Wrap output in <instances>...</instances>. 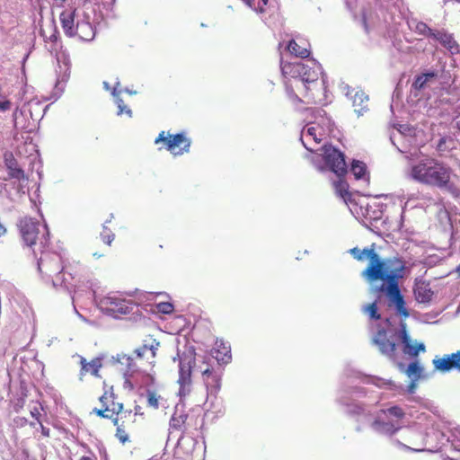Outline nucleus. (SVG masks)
I'll return each instance as SVG.
<instances>
[{
  "label": "nucleus",
  "instance_id": "nucleus-43",
  "mask_svg": "<svg viewBox=\"0 0 460 460\" xmlns=\"http://www.w3.org/2000/svg\"><path fill=\"white\" fill-rule=\"evenodd\" d=\"M408 433H409L408 434V436H409L408 441L410 443L414 444V445H420V446H422V447H424L426 445V443H425V436L422 433L418 434V436L420 438V444L416 443L414 441V439H413V437H414V435H416V432L412 429H410L408 430Z\"/></svg>",
  "mask_w": 460,
  "mask_h": 460
},
{
  "label": "nucleus",
  "instance_id": "nucleus-39",
  "mask_svg": "<svg viewBox=\"0 0 460 460\" xmlns=\"http://www.w3.org/2000/svg\"><path fill=\"white\" fill-rule=\"evenodd\" d=\"M42 411H43V407L38 402H34L33 405L30 406V413H31V417L34 418L38 422L40 421Z\"/></svg>",
  "mask_w": 460,
  "mask_h": 460
},
{
  "label": "nucleus",
  "instance_id": "nucleus-2",
  "mask_svg": "<svg viewBox=\"0 0 460 460\" xmlns=\"http://www.w3.org/2000/svg\"><path fill=\"white\" fill-rule=\"evenodd\" d=\"M350 253L358 261L369 260L368 266L361 273L362 277L369 283L382 280L381 286L376 290L385 293L389 305H394L398 314L407 318L409 312L399 288V280L404 277V261L397 257L381 260L373 248H353Z\"/></svg>",
  "mask_w": 460,
  "mask_h": 460
},
{
  "label": "nucleus",
  "instance_id": "nucleus-63",
  "mask_svg": "<svg viewBox=\"0 0 460 460\" xmlns=\"http://www.w3.org/2000/svg\"><path fill=\"white\" fill-rule=\"evenodd\" d=\"M352 92H353V90L351 92H348L347 95H351Z\"/></svg>",
  "mask_w": 460,
  "mask_h": 460
},
{
  "label": "nucleus",
  "instance_id": "nucleus-25",
  "mask_svg": "<svg viewBox=\"0 0 460 460\" xmlns=\"http://www.w3.org/2000/svg\"><path fill=\"white\" fill-rule=\"evenodd\" d=\"M81 364V372L80 375L84 376L86 373H91L93 376H98V372L102 367V359L100 358H95L92 359L90 362H87L86 359L83 357L80 358Z\"/></svg>",
  "mask_w": 460,
  "mask_h": 460
},
{
  "label": "nucleus",
  "instance_id": "nucleus-45",
  "mask_svg": "<svg viewBox=\"0 0 460 460\" xmlns=\"http://www.w3.org/2000/svg\"><path fill=\"white\" fill-rule=\"evenodd\" d=\"M147 351H148L147 345L145 344L142 347L137 349L135 350V353L138 358H147V356H149Z\"/></svg>",
  "mask_w": 460,
  "mask_h": 460
},
{
  "label": "nucleus",
  "instance_id": "nucleus-29",
  "mask_svg": "<svg viewBox=\"0 0 460 460\" xmlns=\"http://www.w3.org/2000/svg\"><path fill=\"white\" fill-rule=\"evenodd\" d=\"M215 346L217 360L223 363L229 362L231 359L230 346L225 343L223 341H217Z\"/></svg>",
  "mask_w": 460,
  "mask_h": 460
},
{
  "label": "nucleus",
  "instance_id": "nucleus-12",
  "mask_svg": "<svg viewBox=\"0 0 460 460\" xmlns=\"http://www.w3.org/2000/svg\"><path fill=\"white\" fill-rule=\"evenodd\" d=\"M367 391L363 387H342L340 391L338 402L345 407V411L351 416H365L370 412L368 406L358 403L356 400L366 396Z\"/></svg>",
  "mask_w": 460,
  "mask_h": 460
},
{
  "label": "nucleus",
  "instance_id": "nucleus-16",
  "mask_svg": "<svg viewBox=\"0 0 460 460\" xmlns=\"http://www.w3.org/2000/svg\"><path fill=\"white\" fill-rule=\"evenodd\" d=\"M373 342L378 347L379 351L389 359L394 361L395 342L392 338H388L385 330H379L373 337Z\"/></svg>",
  "mask_w": 460,
  "mask_h": 460
},
{
  "label": "nucleus",
  "instance_id": "nucleus-22",
  "mask_svg": "<svg viewBox=\"0 0 460 460\" xmlns=\"http://www.w3.org/2000/svg\"><path fill=\"white\" fill-rule=\"evenodd\" d=\"M438 76V71L436 70L422 73L415 77L412 87L415 90H422L435 83Z\"/></svg>",
  "mask_w": 460,
  "mask_h": 460
},
{
  "label": "nucleus",
  "instance_id": "nucleus-46",
  "mask_svg": "<svg viewBox=\"0 0 460 460\" xmlns=\"http://www.w3.org/2000/svg\"><path fill=\"white\" fill-rule=\"evenodd\" d=\"M394 444L397 445L398 447L405 449V450H408V451H414V452H422V451H424L423 447L422 448H412V447H409V446L400 442L399 440H395Z\"/></svg>",
  "mask_w": 460,
  "mask_h": 460
},
{
  "label": "nucleus",
  "instance_id": "nucleus-11",
  "mask_svg": "<svg viewBox=\"0 0 460 460\" xmlns=\"http://www.w3.org/2000/svg\"><path fill=\"white\" fill-rule=\"evenodd\" d=\"M116 360L119 365V370L123 372L125 386L133 389L137 385L149 386L154 385V376L150 374L139 371L132 357L126 354H118Z\"/></svg>",
  "mask_w": 460,
  "mask_h": 460
},
{
  "label": "nucleus",
  "instance_id": "nucleus-44",
  "mask_svg": "<svg viewBox=\"0 0 460 460\" xmlns=\"http://www.w3.org/2000/svg\"><path fill=\"white\" fill-rule=\"evenodd\" d=\"M159 342L154 341L153 343L151 345H147V349H148V355L147 356V359H154L155 358V355H156V350L158 349V347H159Z\"/></svg>",
  "mask_w": 460,
  "mask_h": 460
},
{
  "label": "nucleus",
  "instance_id": "nucleus-38",
  "mask_svg": "<svg viewBox=\"0 0 460 460\" xmlns=\"http://www.w3.org/2000/svg\"><path fill=\"white\" fill-rule=\"evenodd\" d=\"M118 421H119V419L115 418L114 424L117 426V430H116L115 436L120 443L125 444L126 442H128L129 440V438H128V435L126 432V430L124 429H122L121 426H119L118 424Z\"/></svg>",
  "mask_w": 460,
  "mask_h": 460
},
{
  "label": "nucleus",
  "instance_id": "nucleus-41",
  "mask_svg": "<svg viewBox=\"0 0 460 460\" xmlns=\"http://www.w3.org/2000/svg\"><path fill=\"white\" fill-rule=\"evenodd\" d=\"M147 404L150 407L157 409L159 407V396L153 391L147 390L146 392Z\"/></svg>",
  "mask_w": 460,
  "mask_h": 460
},
{
  "label": "nucleus",
  "instance_id": "nucleus-49",
  "mask_svg": "<svg viewBox=\"0 0 460 460\" xmlns=\"http://www.w3.org/2000/svg\"><path fill=\"white\" fill-rule=\"evenodd\" d=\"M417 381L418 379H411V383L406 389L407 393L413 394L415 392L417 387Z\"/></svg>",
  "mask_w": 460,
  "mask_h": 460
},
{
  "label": "nucleus",
  "instance_id": "nucleus-17",
  "mask_svg": "<svg viewBox=\"0 0 460 460\" xmlns=\"http://www.w3.org/2000/svg\"><path fill=\"white\" fill-rule=\"evenodd\" d=\"M4 164L8 170L9 178L17 180L19 181L20 189L24 192L23 189L26 187L28 178L26 177L24 171L18 165V163L12 153H6L4 155Z\"/></svg>",
  "mask_w": 460,
  "mask_h": 460
},
{
  "label": "nucleus",
  "instance_id": "nucleus-33",
  "mask_svg": "<svg viewBox=\"0 0 460 460\" xmlns=\"http://www.w3.org/2000/svg\"><path fill=\"white\" fill-rule=\"evenodd\" d=\"M67 71H68V66H67V64L65 63L64 74L62 75L61 77H58L57 79V82H56V84H55V87L53 90V97L55 100L58 99L65 90L66 83L69 77V73H67Z\"/></svg>",
  "mask_w": 460,
  "mask_h": 460
},
{
  "label": "nucleus",
  "instance_id": "nucleus-10",
  "mask_svg": "<svg viewBox=\"0 0 460 460\" xmlns=\"http://www.w3.org/2000/svg\"><path fill=\"white\" fill-rule=\"evenodd\" d=\"M404 415L405 412L399 406L380 410L374 415L370 428L379 435L392 437L401 429V420Z\"/></svg>",
  "mask_w": 460,
  "mask_h": 460
},
{
  "label": "nucleus",
  "instance_id": "nucleus-23",
  "mask_svg": "<svg viewBox=\"0 0 460 460\" xmlns=\"http://www.w3.org/2000/svg\"><path fill=\"white\" fill-rule=\"evenodd\" d=\"M409 29L414 33L431 39L434 30L430 29L425 22L419 21L416 18H409L407 20Z\"/></svg>",
  "mask_w": 460,
  "mask_h": 460
},
{
  "label": "nucleus",
  "instance_id": "nucleus-19",
  "mask_svg": "<svg viewBox=\"0 0 460 460\" xmlns=\"http://www.w3.org/2000/svg\"><path fill=\"white\" fill-rule=\"evenodd\" d=\"M432 363L434 367L441 372L460 371V350L456 353L445 355L442 358L437 357Z\"/></svg>",
  "mask_w": 460,
  "mask_h": 460
},
{
  "label": "nucleus",
  "instance_id": "nucleus-47",
  "mask_svg": "<svg viewBox=\"0 0 460 460\" xmlns=\"http://www.w3.org/2000/svg\"><path fill=\"white\" fill-rule=\"evenodd\" d=\"M39 423V429H37V430H40V433L43 437H46V438H49L50 436V429L47 427H45L41 420Z\"/></svg>",
  "mask_w": 460,
  "mask_h": 460
},
{
  "label": "nucleus",
  "instance_id": "nucleus-42",
  "mask_svg": "<svg viewBox=\"0 0 460 460\" xmlns=\"http://www.w3.org/2000/svg\"><path fill=\"white\" fill-rule=\"evenodd\" d=\"M158 312L168 314L173 311V305L168 302H162L156 305Z\"/></svg>",
  "mask_w": 460,
  "mask_h": 460
},
{
  "label": "nucleus",
  "instance_id": "nucleus-58",
  "mask_svg": "<svg viewBox=\"0 0 460 460\" xmlns=\"http://www.w3.org/2000/svg\"><path fill=\"white\" fill-rule=\"evenodd\" d=\"M362 22H363V24H364L365 31H368V29H367V22H366L365 18H363Z\"/></svg>",
  "mask_w": 460,
  "mask_h": 460
},
{
  "label": "nucleus",
  "instance_id": "nucleus-52",
  "mask_svg": "<svg viewBox=\"0 0 460 460\" xmlns=\"http://www.w3.org/2000/svg\"><path fill=\"white\" fill-rule=\"evenodd\" d=\"M22 113H23L22 110H18V109H16L15 111L13 112V121H14L15 126L18 124L19 114L22 115Z\"/></svg>",
  "mask_w": 460,
  "mask_h": 460
},
{
  "label": "nucleus",
  "instance_id": "nucleus-51",
  "mask_svg": "<svg viewBox=\"0 0 460 460\" xmlns=\"http://www.w3.org/2000/svg\"><path fill=\"white\" fill-rule=\"evenodd\" d=\"M25 401L23 398H20L17 400L16 403L14 404V411L18 412L20 409H22L24 406Z\"/></svg>",
  "mask_w": 460,
  "mask_h": 460
},
{
  "label": "nucleus",
  "instance_id": "nucleus-48",
  "mask_svg": "<svg viewBox=\"0 0 460 460\" xmlns=\"http://www.w3.org/2000/svg\"><path fill=\"white\" fill-rule=\"evenodd\" d=\"M11 102L8 100H0V111L10 110Z\"/></svg>",
  "mask_w": 460,
  "mask_h": 460
},
{
  "label": "nucleus",
  "instance_id": "nucleus-1",
  "mask_svg": "<svg viewBox=\"0 0 460 460\" xmlns=\"http://www.w3.org/2000/svg\"><path fill=\"white\" fill-rule=\"evenodd\" d=\"M314 120L309 121L301 130L300 140L306 150L312 153L313 165L320 172L330 171L338 177L347 172V164L342 152L332 145H318L333 130V122L320 108L308 109Z\"/></svg>",
  "mask_w": 460,
  "mask_h": 460
},
{
  "label": "nucleus",
  "instance_id": "nucleus-13",
  "mask_svg": "<svg viewBox=\"0 0 460 460\" xmlns=\"http://www.w3.org/2000/svg\"><path fill=\"white\" fill-rule=\"evenodd\" d=\"M160 142L164 143L166 149L174 155L188 153L190 147V140L184 133L171 135L165 131H162L155 140V144Z\"/></svg>",
  "mask_w": 460,
  "mask_h": 460
},
{
  "label": "nucleus",
  "instance_id": "nucleus-6",
  "mask_svg": "<svg viewBox=\"0 0 460 460\" xmlns=\"http://www.w3.org/2000/svg\"><path fill=\"white\" fill-rule=\"evenodd\" d=\"M450 167L445 163L429 155H421L416 158H409V166L405 171L407 179L418 183L440 187L448 181Z\"/></svg>",
  "mask_w": 460,
  "mask_h": 460
},
{
  "label": "nucleus",
  "instance_id": "nucleus-28",
  "mask_svg": "<svg viewBox=\"0 0 460 460\" xmlns=\"http://www.w3.org/2000/svg\"><path fill=\"white\" fill-rule=\"evenodd\" d=\"M120 83L119 79H117L115 85L112 89L111 94L114 97L115 102L118 107V115H122L123 113L127 114L128 117L132 116V111L124 104L123 100L119 97V94L121 93L122 90H119Z\"/></svg>",
  "mask_w": 460,
  "mask_h": 460
},
{
  "label": "nucleus",
  "instance_id": "nucleus-14",
  "mask_svg": "<svg viewBox=\"0 0 460 460\" xmlns=\"http://www.w3.org/2000/svg\"><path fill=\"white\" fill-rule=\"evenodd\" d=\"M100 402L102 405V409L94 408L93 412L98 416L107 419H113L115 415H126L127 412H123V405L120 402L114 401V394L112 391H105L104 394L100 397Z\"/></svg>",
  "mask_w": 460,
  "mask_h": 460
},
{
  "label": "nucleus",
  "instance_id": "nucleus-8",
  "mask_svg": "<svg viewBox=\"0 0 460 460\" xmlns=\"http://www.w3.org/2000/svg\"><path fill=\"white\" fill-rule=\"evenodd\" d=\"M38 270L54 287H64L68 289V282L65 278L63 255L60 251H52L49 246L38 252Z\"/></svg>",
  "mask_w": 460,
  "mask_h": 460
},
{
  "label": "nucleus",
  "instance_id": "nucleus-62",
  "mask_svg": "<svg viewBox=\"0 0 460 460\" xmlns=\"http://www.w3.org/2000/svg\"><path fill=\"white\" fill-rule=\"evenodd\" d=\"M30 425H31V427H35V423H34V422H31V423H30Z\"/></svg>",
  "mask_w": 460,
  "mask_h": 460
},
{
  "label": "nucleus",
  "instance_id": "nucleus-5",
  "mask_svg": "<svg viewBox=\"0 0 460 460\" xmlns=\"http://www.w3.org/2000/svg\"><path fill=\"white\" fill-rule=\"evenodd\" d=\"M62 29L68 37H78L81 40L91 41L95 38L97 25L102 21L97 7L90 3L76 9H66L59 16Z\"/></svg>",
  "mask_w": 460,
  "mask_h": 460
},
{
  "label": "nucleus",
  "instance_id": "nucleus-9",
  "mask_svg": "<svg viewBox=\"0 0 460 460\" xmlns=\"http://www.w3.org/2000/svg\"><path fill=\"white\" fill-rule=\"evenodd\" d=\"M18 226L24 243L32 249L36 258L39 252L49 246V230L46 224L31 217H23Z\"/></svg>",
  "mask_w": 460,
  "mask_h": 460
},
{
  "label": "nucleus",
  "instance_id": "nucleus-55",
  "mask_svg": "<svg viewBox=\"0 0 460 460\" xmlns=\"http://www.w3.org/2000/svg\"><path fill=\"white\" fill-rule=\"evenodd\" d=\"M80 460H97V458H96V456L93 453H90L87 456H83L80 458Z\"/></svg>",
  "mask_w": 460,
  "mask_h": 460
},
{
  "label": "nucleus",
  "instance_id": "nucleus-3",
  "mask_svg": "<svg viewBox=\"0 0 460 460\" xmlns=\"http://www.w3.org/2000/svg\"><path fill=\"white\" fill-rule=\"evenodd\" d=\"M281 72L286 78V92L291 101L322 102L325 99L326 82L321 65L314 59L284 62Z\"/></svg>",
  "mask_w": 460,
  "mask_h": 460
},
{
  "label": "nucleus",
  "instance_id": "nucleus-24",
  "mask_svg": "<svg viewBox=\"0 0 460 460\" xmlns=\"http://www.w3.org/2000/svg\"><path fill=\"white\" fill-rule=\"evenodd\" d=\"M414 296L418 302L428 303L432 298L433 291L428 283L416 282L414 287Z\"/></svg>",
  "mask_w": 460,
  "mask_h": 460
},
{
  "label": "nucleus",
  "instance_id": "nucleus-60",
  "mask_svg": "<svg viewBox=\"0 0 460 460\" xmlns=\"http://www.w3.org/2000/svg\"><path fill=\"white\" fill-rule=\"evenodd\" d=\"M456 127L460 131V121H456Z\"/></svg>",
  "mask_w": 460,
  "mask_h": 460
},
{
  "label": "nucleus",
  "instance_id": "nucleus-53",
  "mask_svg": "<svg viewBox=\"0 0 460 460\" xmlns=\"http://www.w3.org/2000/svg\"><path fill=\"white\" fill-rule=\"evenodd\" d=\"M49 29L53 31V32L49 35V40L50 41H56L57 39H58V36H57V31L55 30V28H53L51 25H49Z\"/></svg>",
  "mask_w": 460,
  "mask_h": 460
},
{
  "label": "nucleus",
  "instance_id": "nucleus-26",
  "mask_svg": "<svg viewBox=\"0 0 460 460\" xmlns=\"http://www.w3.org/2000/svg\"><path fill=\"white\" fill-rule=\"evenodd\" d=\"M398 367L401 371H403L410 379H420L424 371L423 367L420 365L419 360H414L409 364L406 369L402 363H398Z\"/></svg>",
  "mask_w": 460,
  "mask_h": 460
},
{
  "label": "nucleus",
  "instance_id": "nucleus-54",
  "mask_svg": "<svg viewBox=\"0 0 460 460\" xmlns=\"http://www.w3.org/2000/svg\"><path fill=\"white\" fill-rule=\"evenodd\" d=\"M81 293H82V290H80L79 288H77L76 290H75V293L72 296V300L74 303L77 302L79 297L81 296Z\"/></svg>",
  "mask_w": 460,
  "mask_h": 460
},
{
  "label": "nucleus",
  "instance_id": "nucleus-4",
  "mask_svg": "<svg viewBox=\"0 0 460 460\" xmlns=\"http://www.w3.org/2000/svg\"><path fill=\"white\" fill-rule=\"evenodd\" d=\"M179 360V392L181 400L189 395L192 389L191 376L201 374L203 382L207 387L208 396H216L220 389V377L211 370L209 365L201 358L197 357L192 349H188L183 353H177Z\"/></svg>",
  "mask_w": 460,
  "mask_h": 460
},
{
  "label": "nucleus",
  "instance_id": "nucleus-61",
  "mask_svg": "<svg viewBox=\"0 0 460 460\" xmlns=\"http://www.w3.org/2000/svg\"><path fill=\"white\" fill-rule=\"evenodd\" d=\"M112 217H113V215H111V218L108 221H106L105 223L111 222Z\"/></svg>",
  "mask_w": 460,
  "mask_h": 460
},
{
  "label": "nucleus",
  "instance_id": "nucleus-56",
  "mask_svg": "<svg viewBox=\"0 0 460 460\" xmlns=\"http://www.w3.org/2000/svg\"><path fill=\"white\" fill-rule=\"evenodd\" d=\"M103 88L106 90V91H111L112 92V89L110 85V84L106 81L103 82Z\"/></svg>",
  "mask_w": 460,
  "mask_h": 460
},
{
  "label": "nucleus",
  "instance_id": "nucleus-18",
  "mask_svg": "<svg viewBox=\"0 0 460 460\" xmlns=\"http://www.w3.org/2000/svg\"><path fill=\"white\" fill-rule=\"evenodd\" d=\"M399 335L403 345L402 351L404 354L415 358L420 352H425L426 348L424 343L412 341L406 331L404 323L401 325Z\"/></svg>",
  "mask_w": 460,
  "mask_h": 460
},
{
  "label": "nucleus",
  "instance_id": "nucleus-27",
  "mask_svg": "<svg viewBox=\"0 0 460 460\" xmlns=\"http://www.w3.org/2000/svg\"><path fill=\"white\" fill-rule=\"evenodd\" d=\"M351 98L355 112H357L358 116L362 115L363 112L367 110L368 96L361 91H357Z\"/></svg>",
  "mask_w": 460,
  "mask_h": 460
},
{
  "label": "nucleus",
  "instance_id": "nucleus-36",
  "mask_svg": "<svg viewBox=\"0 0 460 460\" xmlns=\"http://www.w3.org/2000/svg\"><path fill=\"white\" fill-rule=\"evenodd\" d=\"M451 175H452V169L450 168V172L448 173L447 182L445 185L438 187V188L440 190H447L454 197H458L460 195V190L456 186H455L454 183L451 182Z\"/></svg>",
  "mask_w": 460,
  "mask_h": 460
},
{
  "label": "nucleus",
  "instance_id": "nucleus-7",
  "mask_svg": "<svg viewBox=\"0 0 460 460\" xmlns=\"http://www.w3.org/2000/svg\"><path fill=\"white\" fill-rule=\"evenodd\" d=\"M91 288L87 292L89 298L94 301L96 306L105 314L118 318L120 315L129 314L135 304L128 299L125 294L118 291H111L104 295H98L93 289V284L90 283Z\"/></svg>",
  "mask_w": 460,
  "mask_h": 460
},
{
  "label": "nucleus",
  "instance_id": "nucleus-15",
  "mask_svg": "<svg viewBox=\"0 0 460 460\" xmlns=\"http://www.w3.org/2000/svg\"><path fill=\"white\" fill-rule=\"evenodd\" d=\"M247 6L259 14L264 22L275 15L277 5L275 0H242Z\"/></svg>",
  "mask_w": 460,
  "mask_h": 460
},
{
  "label": "nucleus",
  "instance_id": "nucleus-30",
  "mask_svg": "<svg viewBox=\"0 0 460 460\" xmlns=\"http://www.w3.org/2000/svg\"><path fill=\"white\" fill-rule=\"evenodd\" d=\"M350 172L356 180H363L366 182L369 181V176L367 172V165L358 160H354L351 164Z\"/></svg>",
  "mask_w": 460,
  "mask_h": 460
},
{
  "label": "nucleus",
  "instance_id": "nucleus-21",
  "mask_svg": "<svg viewBox=\"0 0 460 460\" xmlns=\"http://www.w3.org/2000/svg\"><path fill=\"white\" fill-rule=\"evenodd\" d=\"M309 44L301 39L291 40L287 46V49L296 58H307L310 54L308 49Z\"/></svg>",
  "mask_w": 460,
  "mask_h": 460
},
{
  "label": "nucleus",
  "instance_id": "nucleus-35",
  "mask_svg": "<svg viewBox=\"0 0 460 460\" xmlns=\"http://www.w3.org/2000/svg\"><path fill=\"white\" fill-rule=\"evenodd\" d=\"M186 419L187 415L183 412H178V409L176 408V411L173 413L170 420V426L172 429H179L181 428Z\"/></svg>",
  "mask_w": 460,
  "mask_h": 460
},
{
  "label": "nucleus",
  "instance_id": "nucleus-37",
  "mask_svg": "<svg viewBox=\"0 0 460 460\" xmlns=\"http://www.w3.org/2000/svg\"><path fill=\"white\" fill-rule=\"evenodd\" d=\"M363 311L368 314L369 318L372 320L380 319L381 315L377 312V304L376 302H373L372 304L367 305L363 306Z\"/></svg>",
  "mask_w": 460,
  "mask_h": 460
},
{
  "label": "nucleus",
  "instance_id": "nucleus-34",
  "mask_svg": "<svg viewBox=\"0 0 460 460\" xmlns=\"http://www.w3.org/2000/svg\"><path fill=\"white\" fill-rule=\"evenodd\" d=\"M349 185L346 181L339 180L334 182V189L336 193L343 199L345 202L350 200L351 194L348 190Z\"/></svg>",
  "mask_w": 460,
  "mask_h": 460
},
{
  "label": "nucleus",
  "instance_id": "nucleus-59",
  "mask_svg": "<svg viewBox=\"0 0 460 460\" xmlns=\"http://www.w3.org/2000/svg\"><path fill=\"white\" fill-rule=\"evenodd\" d=\"M124 91H125L126 93H129V94H135V93H136V92H133V91L128 90V89H125Z\"/></svg>",
  "mask_w": 460,
  "mask_h": 460
},
{
  "label": "nucleus",
  "instance_id": "nucleus-20",
  "mask_svg": "<svg viewBox=\"0 0 460 460\" xmlns=\"http://www.w3.org/2000/svg\"><path fill=\"white\" fill-rule=\"evenodd\" d=\"M431 39L438 41L451 54L459 52V45L454 39L453 34L445 30L435 31Z\"/></svg>",
  "mask_w": 460,
  "mask_h": 460
},
{
  "label": "nucleus",
  "instance_id": "nucleus-57",
  "mask_svg": "<svg viewBox=\"0 0 460 460\" xmlns=\"http://www.w3.org/2000/svg\"><path fill=\"white\" fill-rule=\"evenodd\" d=\"M74 308H75V311L76 312V314H78V316H79L82 320L86 321V319H85L82 314H80L77 312V310H76V308H75V305H74Z\"/></svg>",
  "mask_w": 460,
  "mask_h": 460
},
{
  "label": "nucleus",
  "instance_id": "nucleus-50",
  "mask_svg": "<svg viewBox=\"0 0 460 460\" xmlns=\"http://www.w3.org/2000/svg\"><path fill=\"white\" fill-rule=\"evenodd\" d=\"M15 460H34L32 457H31L27 451L22 450L16 457Z\"/></svg>",
  "mask_w": 460,
  "mask_h": 460
},
{
  "label": "nucleus",
  "instance_id": "nucleus-32",
  "mask_svg": "<svg viewBox=\"0 0 460 460\" xmlns=\"http://www.w3.org/2000/svg\"><path fill=\"white\" fill-rule=\"evenodd\" d=\"M412 132H413V129L411 128L408 125H400L399 128L397 129V133L394 134L390 137L391 142L393 143L394 146H395L397 147V149L401 153H404L405 151L402 150L400 146H398L396 145V140L399 141V140L404 139L407 137L411 136Z\"/></svg>",
  "mask_w": 460,
  "mask_h": 460
},
{
  "label": "nucleus",
  "instance_id": "nucleus-40",
  "mask_svg": "<svg viewBox=\"0 0 460 460\" xmlns=\"http://www.w3.org/2000/svg\"><path fill=\"white\" fill-rule=\"evenodd\" d=\"M114 234L111 229H109L105 225L102 226V232L101 233V238L102 240L107 243L108 245H111L112 241L114 240Z\"/></svg>",
  "mask_w": 460,
  "mask_h": 460
},
{
  "label": "nucleus",
  "instance_id": "nucleus-31",
  "mask_svg": "<svg viewBox=\"0 0 460 460\" xmlns=\"http://www.w3.org/2000/svg\"><path fill=\"white\" fill-rule=\"evenodd\" d=\"M365 383L373 384L378 387H386L390 390H394L399 393L403 390L402 385L397 386L391 380H384L376 376L365 377Z\"/></svg>",
  "mask_w": 460,
  "mask_h": 460
}]
</instances>
